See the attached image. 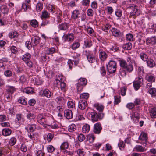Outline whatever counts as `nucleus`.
Listing matches in <instances>:
<instances>
[{"label": "nucleus", "instance_id": "nucleus-46", "mask_svg": "<svg viewBox=\"0 0 156 156\" xmlns=\"http://www.w3.org/2000/svg\"><path fill=\"white\" fill-rule=\"evenodd\" d=\"M5 100L8 102H10L12 101L11 94H5Z\"/></svg>", "mask_w": 156, "mask_h": 156}, {"label": "nucleus", "instance_id": "nucleus-42", "mask_svg": "<svg viewBox=\"0 0 156 156\" xmlns=\"http://www.w3.org/2000/svg\"><path fill=\"white\" fill-rule=\"evenodd\" d=\"M148 92L152 97H154L156 96V89L154 88H150L148 90Z\"/></svg>", "mask_w": 156, "mask_h": 156}, {"label": "nucleus", "instance_id": "nucleus-39", "mask_svg": "<svg viewBox=\"0 0 156 156\" xmlns=\"http://www.w3.org/2000/svg\"><path fill=\"white\" fill-rule=\"evenodd\" d=\"M134 149L136 151L139 152H144L145 150V148L141 146L138 145L135 147Z\"/></svg>", "mask_w": 156, "mask_h": 156}, {"label": "nucleus", "instance_id": "nucleus-2", "mask_svg": "<svg viewBox=\"0 0 156 156\" xmlns=\"http://www.w3.org/2000/svg\"><path fill=\"white\" fill-rule=\"evenodd\" d=\"M127 8L131 10L130 15L134 17L138 16L140 13V11L138 9V7L135 5L131 4L129 5Z\"/></svg>", "mask_w": 156, "mask_h": 156}, {"label": "nucleus", "instance_id": "nucleus-28", "mask_svg": "<svg viewBox=\"0 0 156 156\" xmlns=\"http://www.w3.org/2000/svg\"><path fill=\"white\" fill-rule=\"evenodd\" d=\"M2 133L3 135L6 136L11 134L12 130L9 128H5L2 130Z\"/></svg>", "mask_w": 156, "mask_h": 156}, {"label": "nucleus", "instance_id": "nucleus-8", "mask_svg": "<svg viewBox=\"0 0 156 156\" xmlns=\"http://www.w3.org/2000/svg\"><path fill=\"white\" fill-rule=\"evenodd\" d=\"M147 133H146L142 132L139 137V140L141 141L140 143L144 146H146L147 144Z\"/></svg>", "mask_w": 156, "mask_h": 156}, {"label": "nucleus", "instance_id": "nucleus-63", "mask_svg": "<svg viewBox=\"0 0 156 156\" xmlns=\"http://www.w3.org/2000/svg\"><path fill=\"white\" fill-rule=\"evenodd\" d=\"M47 149L49 153H52L54 151L55 148L53 146L49 145L48 146Z\"/></svg>", "mask_w": 156, "mask_h": 156}, {"label": "nucleus", "instance_id": "nucleus-57", "mask_svg": "<svg viewBox=\"0 0 156 156\" xmlns=\"http://www.w3.org/2000/svg\"><path fill=\"white\" fill-rule=\"evenodd\" d=\"M120 96H114V104L117 105L120 102Z\"/></svg>", "mask_w": 156, "mask_h": 156}, {"label": "nucleus", "instance_id": "nucleus-53", "mask_svg": "<svg viewBox=\"0 0 156 156\" xmlns=\"http://www.w3.org/2000/svg\"><path fill=\"white\" fill-rule=\"evenodd\" d=\"M56 87H60L62 90H64L65 88L66 87V83L62 82L59 83V84H56Z\"/></svg>", "mask_w": 156, "mask_h": 156}, {"label": "nucleus", "instance_id": "nucleus-29", "mask_svg": "<svg viewBox=\"0 0 156 156\" xmlns=\"http://www.w3.org/2000/svg\"><path fill=\"white\" fill-rule=\"evenodd\" d=\"M50 17V14L46 10L43 11L42 12L41 17L42 19H48Z\"/></svg>", "mask_w": 156, "mask_h": 156}, {"label": "nucleus", "instance_id": "nucleus-19", "mask_svg": "<svg viewBox=\"0 0 156 156\" xmlns=\"http://www.w3.org/2000/svg\"><path fill=\"white\" fill-rule=\"evenodd\" d=\"M60 149L64 153H67L66 150L68 148V143L67 141L63 142L62 143L60 147Z\"/></svg>", "mask_w": 156, "mask_h": 156}, {"label": "nucleus", "instance_id": "nucleus-62", "mask_svg": "<svg viewBox=\"0 0 156 156\" xmlns=\"http://www.w3.org/2000/svg\"><path fill=\"white\" fill-rule=\"evenodd\" d=\"M122 12L119 9H117L115 12V15L118 17H120L122 15Z\"/></svg>", "mask_w": 156, "mask_h": 156}, {"label": "nucleus", "instance_id": "nucleus-35", "mask_svg": "<svg viewBox=\"0 0 156 156\" xmlns=\"http://www.w3.org/2000/svg\"><path fill=\"white\" fill-rule=\"evenodd\" d=\"M31 57V55L29 53H26L24 54L22 58V60L25 62L30 60V58Z\"/></svg>", "mask_w": 156, "mask_h": 156}, {"label": "nucleus", "instance_id": "nucleus-58", "mask_svg": "<svg viewBox=\"0 0 156 156\" xmlns=\"http://www.w3.org/2000/svg\"><path fill=\"white\" fill-rule=\"evenodd\" d=\"M55 49L54 48H51L47 49L46 53L48 55L52 54L55 52Z\"/></svg>", "mask_w": 156, "mask_h": 156}, {"label": "nucleus", "instance_id": "nucleus-41", "mask_svg": "<svg viewBox=\"0 0 156 156\" xmlns=\"http://www.w3.org/2000/svg\"><path fill=\"white\" fill-rule=\"evenodd\" d=\"M57 102L59 105H62L65 103V101L62 97H58L56 98Z\"/></svg>", "mask_w": 156, "mask_h": 156}, {"label": "nucleus", "instance_id": "nucleus-3", "mask_svg": "<svg viewBox=\"0 0 156 156\" xmlns=\"http://www.w3.org/2000/svg\"><path fill=\"white\" fill-rule=\"evenodd\" d=\"M83 54L87 57L88 61L90 63L94 62L95 61V56L89 50H84L83 51Z\"/></svg>", "mask_w": 156, "mask_h": 156}, {"label": "nucleus", "instance_id": "nucleus-36", "mask_svg": "<svg viewBox=\"0 0 156 156\" xmlns=\"http://www.w3.org/2000/svg\"><path fill=\"white\" fill-rule=\"evenodd\" d=\"M9 35V37L11 38H16L18 37V34L16 31H14L10 32Z\"/></svg>", "mask_w": 156, "mask_h": 156}, {"label": "nucleus", "instance_id": "nucleus-51", "mask_svg": "<svg viewBox=\"0 0 156 156\" xmlns=\"http://www.w3.org/2000/svg\"><path fill=\"white\" fill-rule=\"evenodd\" d=\"M111 25L109 23H107L104 26V27L102 28V30L106 32H108L109 29L111 28Z\"/></svg>", "mask_w": 156, "mask_h": 156}, {"label": "nucleus", "instance_id": "nucleus-60", "mask_svg": "<svg viewBox=\"0 0 156 156\" xmlns=\"http://www.w3.org/2000/svg\"><path fill=\"white\" fill-rule=\"evenodd\" d=\"M76 126L74 124H72L69 126V131L72 132L76 130Z\"/></svg>", "mask_w": 156, "mask_h": 156}, {"label": "nucleus", "instance_id": "nucleus-26", "mask_svg": "<svg viewBox=\"0 0 156 156\" xmlns=\"http://www.w3.org/2000/svg\"><path fill=\"white\" fill-rule=\"evenodd\" d=\"M15 121L16 122H18L19 124L23 122L24 119L23 115L21 114H16Z\"/></svg>", "mask_w": 156, "mask_h": 156}, {"label": "nucleus", "instance_id": "nucleus-9", "mask_svg": "<svg viewBox=\"0 0 156 156\" xmlns=\"http://www.w3.org/2000/svg\"><path fill=\"white\" fill-rule=\"evenodd\" d=\"M91 120L94 122H95L98 120V119H101L104 116L103 113H100L98 115L95 112H92L90 113Z\"/></svg>", "mask_w": 156, "mask_h": 156}, {"label": "nucleus", "instance_id": "nucleus-21", "mask_svg": "<svg viewBox=\"0 0 156 156\" xmlns=\"http://www.w3.org/2000/svg\"><path fill=\"white\" fill-rule=\"evenodd\" d=\"M139 111L137 109V111H136L134 109H133L132 111V113L131 114V119H133L134 120V118H136V120H138L139 118L140 114L139 113Z\"/></svg>", "mask_w": 156, "mask_h": 156}, {"label": "nucleus", "instance_id": "nucleus-15", "mask_svg": "<svg viewBox=\"0 0 156 156\" xmlns=\"http://www.w3.org/2000/svg\"><path fill=\"white\" fill-rule=\"evenodd\" d=\"M147 65L149 68H152L156 66V63L155 61L152 59L149 58L147 61Z\"/></svg>", "mask_w": 156, "mask_h": 156}, {"label": "nucleus", "instance_id": "nucleus-52", "mask_svg": "<svg viewBox=\"0 0 156 156\" xmlns=\"http://www.w3.org/2000/svg\"><path fill=\"white\" fill-rule=\"evenodd\" d=\"M36 156H45V153L43 151L38 150L35 153Z\"/></svg>", "mask_w": 156, "mask_h": 156}, {"label": "nucleus", "instance_id": "nucleus-25", "mask_svg": "<svg viewBox=\"0 0 156 156\" xmlns=\"http://www.w3.org/2000/svg\"><path fill=\"white\" fill-rule=\"evenodd\" d=\"M149 112L150 116L152 118H156V108L154 107L150 109Z\"/></svg>", "mask_w": 156, "mask_h": 156}, {"label": "nucleus", "instance_id": "nucleus-22", "mask_svg": "<svg viewBox=\"0 0 156 156\" xmlns=\"http://www.w3.org/2000/svg\"><path fill=\"white\" fill-rule=\"evenodd\" d=\"M0 10L2 14H7L9 12V9L5 5H2L0 6Z\"/></svg>", "mask_w": 156, "mask_h": 156}, {"label": "nucleus", "instance_id": "nucleus-5", "mask_svg": "<svg viewBox=\"0 0 156 156\" xmlns=\"http://www.w3.org/2000/svg\"><path fill=\"white\" fill-rule=\"evenodd\" d=\"M116 63L113 61H110L108 62L107 66L108 72L110 73H114L116 71Z\"/></svg>", "mask_w": 156, "mask_h": 156}, {"label": "nucleus", "instance_id": "nucleus-23", "mask_svg": "<svg viewBox=\"0 0 156 156\" xmlns=\"http://www.w3.org/2000/svg\"><path fill=\"white\" fill-rule=\"evenodd\" d=\"M52 94L51 91L47 88L44 90L41 95L47 98H50L51 97Z\"/></svg>", "mask_w": 156, "mask_h": 156}, {"label": "nucleus", "instance_id": "nucleus-27", "mask_svg": "<svg viewBox=\"0 0 156 156\" xmlns=\"http://www.w3.org/2000/svg\"><path fill=\"white\" fill-rule=\"evenodd\" d=\"M6 87V92L8 94H12L16 91L15 88L13 86H8Z\"/></svg>", "mask_w": 156, "mask_h": 156}, {"label": "nucleus", "instance_id": "nucleus-33", "mask_svg": "<svg viewBox=\"0 0 156 156\" xmlns=\"http://www.w3.org/2000/svg\"><path fill=\"white\" fill-rule=\"evenodd\" d=\"M63 76L62 75H59L57 76L55 79V84H59V83L62 82L63 80Z\"/></svg>", "mask_w": 156, "mask_h": 156}, {"label": "nucleus", "instance_id": "nucleus-47", "mask_svg": "<svg viewBox=\"0 0 156 156\" xmlns=\"http://www.w3.org/2000/svg\"><path fill=\"white\" fill-rule=\"evenodd\" d=\"M18 102L24 105H26L27 103V100L22 97H21L18 100Z\"/></svg>", "mask_w": 156, "mask_h": 156}, {"label": "nucleus", "instance_id": "nucleus-1", "mask_svg": "<svg viewBox=\"0 0 156 156\" xmlns=\"http://www.w3.org/2000/svg\"><path fill=\"white\" fill-rule=\"evenodd\" d=\"M36 119L37 122L43 125L44 127L46 128L47 126H52V124L48 121L42 114H38L37 116Z\"/></svg>", "mask_w": 156, "mask_h": 156}, {"label": "nucleus", "instance_id": "nucleus-32", "mask_svg": "<svg viewBox=\"0 0 156 156\" xmlns=\"http://www.w3.org/2000/svg\"><path fill=\"white\" fill-rule=\"evenodd\" d=\"M90 129V125L87 124H86L83 126L82 130L83 133H88Z\"/></svg>", "mask_w": 156, "mask_h": 156}, {"label": "nucleus", "instance_id": "nucleus-7", "mask_svg": "<svg viewBox=\"0 0 156 156\" xmlns=\"http://www.w3.org/2000/svg\"><path fill=\"white\" fill-rule=\"evenodd\" d=\"M69 108L71 109H69V119L72 118L73 114L76 111L75 103L69 99Z\"/></svg>", "mask_w": 156, "mask_h": 156}, {"label": "nucleus", "instance_id": "nucleus-61", "mask_svg": "<svg viewBox=\"0 0 156 156\" xmlns=\"http://www.w3.org/2000/svg\"><path fill=\"white\" fill-rule=\"evenodd\" d=\"M4 74L6 77H9L12 76V73L10 70H8L4 72Z\"/></svg>", "mask_w": 156, "mask_h": 156}, {"label": "nucleus", "instance_id": "nucleus-18", "mask_svg": "<svg viewBox=\"0 0 156 156\" xmlns=\"http://www.w3.org/2000/svg\"><path fill=\"white\" fill-rule=\"evenodd\" d=\"M87 104L85 100H80L78 103V107L81 110H83L86 108Z\"/></svg>", "mask_w": 156, "mask_h": 156}, {"label": "nucleus", "instance_id": "nucleus-43", "mask_svg": "<svg viewBox=\"0 0 156 156\" xmlns=\"http://www.w3.org/2000/svg\"><path fill=\"white\" fill-rule=\"evenodd\" d=\"M95 138L94 135L92 134H90L87 136V140H89L90 143H93L94 140Z\"/></svg>", "mask_w": 156, "mask_h": 156}, {"label": "nucleus", "instance_id": "nucleus-45", "mask_svg": "<svg viewBox=\"0 0 156 156\" xmlns=\"http://www.w3.org/2000/svg\"><path fill=\"white\" fill-rule=\"evenodd\" d=\"M16 139L14 137H12L9 140V144L11 146L14 145L16 142Z\"/></svg>", "mask_w": 156, "mask_h": 156}, {"label": "nucleus", "instance_id": "nucleus-59", "mask_svg": "<svg viewBox=\"0 0 156 156\" xmlns=\"http://www.w3.org/2000/svg\"><path fill=\"white\" fill-rule=\"evenodd\" d=\"M118 146L121 150H123L125 147V144L121 140L119 141L118 144Z\"/></svg>", "mask_w": 156, "mask_h": 156}, {"label": "nucleus", "instance_id": "nucleus-55", "mask_svg": "<svg viewBox=\"0 0 156 156\" xmlns=\"http://www.w3.org/2000/svg\"><path fill=\"white\" fill-rule=\"evenodd\" d=\"M126 38L127 40L132 41L133 40V36L131 34H128L126 35Z\"/></svg>", "mask_w": 156, "mask_h": 156}, {"label": "nucleus", "instance_id": "nucleus-12", "mask_svg": "<svg viewBox=\"0 0 156 156\" xmlns=\"http://www.w3.org/2000/svg\"><path fill=\"white\" fill-rule=\"evenodd\" d=\"M102 129L101 125L99 123H97L94 125L93 132L95 134H99Z\"/></svg>", "mask_w": 156, "mask_h": 156}, {"label": "nucleus", "instance_id": "nucleus-34", "mask_svg": "<svg viewBox=\"0 0 156 156\" xmlns=\"http://www.w3.org/2000/svg\"><path fill=\"white\" fill-rule=\"evenodd\" d=\"M46 9L52 14L54 13L55 11L54 6L50 4L47 5Z\"/></svg>", "mask_w": 156, "mask_h": 156}, {"label": "nucleus", "instance_id": "nucleus-49", "mask_svg": "<svg viewBox=\"0 0 156 156\" xmlns=\"http://www.w3.org/2000/svg\"><path fill=\"white\" fill-rule=\"evenodd\" d=\"M26 117L29 120L34 119L35 118V116L33 113L28 112L27 114Z\"/></svg>", "mask_w": 156, "mask_h": 156}, {"label": "nucleus", "instance_id": "nucleus-10", "mask_svg": "<svg viewBox=\"0 0 156 156\" xmlns=\"http://www.w3.org/2000/svg\"><path fill=\"white\" fill-rule=\"evenodd\" d=\"M133 67L132 65L131 64L127 65L123 71L122 72V70L120 69V73L122 75H126V72L130 73L133 70Z\"/></svg>", "mask_w": 156, "mask_h": 156}, {"label": "nucleus", "instance_id": "nucleus-31", "mask_svg": "<svg viewBox=\"0 0 156 156\" xmlns=\"http://www.w3.org/2000/svg\"><path fill=\"white\" fill-rule=\"evenodd\" d=\"M80 14V12L78 10H75L72 13L71 17L74 20H76L78 18L79 15Z\"/></svg>", "mask_w": 156, "mask_h": 156}, {"label": "nucleus", "instance_id": "nucleus-16", "mask_svg": "<svg viewBox=\"0 0 156 156\" xmlns=\"http://www.w3.org/2000/svg\"><path fill=\"white\" fill-rule=\"evenodd\" d=\"M145 79L150 82H154L155 80V77L154 75L147 73L146 74Z\"/></svg>", "mask_w": 156, "mask_h": 156}, {"label": "nucleus", "instance_id": "nucleus-6", "mask_svg": "<svg viewBox=\"0 0 156 156\" xmlns=\"http://www.w3.org/2000/svg\"><path fill=\"white\" fill-rule=\"evenodd\" d=\"M143 83L142 77L140 76L136 77L133 82V86L136 90H137L141 87V84Z\"/></svg>", "mask_w": 156, "mask_h": 156}, {"label": "nucleus", "instance_id": "nucleus-37", "mask_svg": "<svg viewBox=\"0 0 156 156\" xmlns=\"http://www.w3.org/2000/svg\"><path fill=\"white\" fill-rule=\"evenodd\" d=\"M132 47V44L130 42L125 44L122 46V48L125 50H130Z\"/></svg>", "mask_w": 156, "mask_h": 156}, {"label": "nucleus", "instance_id": "nucleus-38", "mask_svg": "<svg viewBox=\"0 0 156 156\" xmlns=\"http://www.w3.org/2000/svg\"><path fill=\"white\" fill-rule=\"evenodd\" d=\"M80 46V43L78 42H74L70 46L73 50H75L78 48Z\"/></svg>", "mask_w": 156, "mask_h": 156}, {"label": "nucleus", "instance_id": "nucleus-30", "mask_svg": "<svg viewBox=\"0 0 156 156\" xmlns=\"http://www.w3.org/2000/svg\"><path fill=\"white\" fill-rule=\"evenodd\" d=\"M144 73V69L143 66H140L138 67V73L137 77H139L140 76L142 77V76Z\"/></svg>", "mask_w": 156, "mask_h": 156}, {"label": "nucleus", "instance_id": "nucleus-44", "mask_svg": "<svg viewBox=\"0 0 156 156\" xmlns=\"http://www.w3.org/2000/svg\"><path fill=\"white\" fill-rule=\"evenodd\" d=\"M43 4L42 2H39L38 3L36 6V9L38 12L41 11L43 9Z\"/></svg>", "mask_w": 156, "mask_h": 156}, {"label": "nucleus", "instance_id": "nucleus-20", "mask_svg": "<svg viewBox=\"0 0 156 156\" xmlns=\"http://www.w3.org/2000/svg\"><path fill=\"white\" fill-rule=\"evenodd\" d=\"M40 38L38 36H34L31 39V43L33 46L37 45L40 42Z\"/></svg>", "mask_w": 156, "mask_h": 156}, {"label": "nucleus", "instance_id": "nucleus-4", "mask_svg": "<svg viewBox=\"0 0 156 156\" xmlns=\"http://www.w3.org/2000/svg\"><path fill=\"white\" fill-rule=\"evenodd\" d=\"M87 81L85 78H81L78 80L77 84V89L78 92H80L83 89L84 86L87 84Z\"/></svg>", "mask_w": 156, "mask_h": 156}, {"label": "nucleus", "instance_id": "nucleus-17", "mask_svg": "<svg viewBox=\"0 0 156 156\" xmlns=\"http://www.w3.org/2000/svg\"><path fill=\"white\" fill-rule=\"evenodd\" d=\"M137 52L138 53L141 59L144 61H146L148 59V57L147 55L144 52H143L142 51H137Z\"/></svg>", "mask_w": 156, "mask_h": 156}, {"label": "nucleus", "instance_id": "nucleus-50", "mask_svg": "<svg viewBox=\"0 0 156 156\" xmlns=\"http://www.w3.org/2000/svg\"><path fill=\"white\" fill-rule=\"evenodd\" d=\"M120 65L121 67L123 68V71L126 68L127 65L126 61L123 60H120L119 61Z\"/></svg>", "mask_w": 156, "mask_h": 156}, {"label": "nucleus", "instance_id": "nucleus-24", "mask_svg": "<svg viewBox=\"0 0 156 156\" xmlns=\"http://www.w3.org/2000/svg\"><path fill=\"white\" fill-rule=\"evenodd\" d=\"M94 106L96 109L100 112H102L104 109V106L101 104L98 103H95Z\"/></svg>", "mask_w": 156, "mask_h": 156}, {"label": "nucleus", "instance_id": "nucleus-13", "mask_svg": "<svg viewBox=\"0 0 156 156\" xmlns=\"http://www.w3.org/2000/svg\"><path fill=\"white\" fill-rule=\"evenodd\" d=\"M99 57L102 61L105 60L107 57V54L103 50L100 49L99 51Z\"/></svg>", "mask_w": 156, "mask_h": 156}, {"label": "nucleus", "instance_id": "nucleus-64", "mask_svg": "<svg viewBox=\"0 0 156 156\" xmlns=\"http://www.w3.org/2000/svg\"><path fill=\"white\" fill-rule=\"evenodd\" d=\"M126 106L129 109L131 110L134 107L135 105L134 103H128Z\"/></svg>", "mask_w": 156, "mask_h": 156}, {"label": "nucleus", "instance_id": "nucleus-54", "mask_svg": "<svg viewBox=\"0 0 156 156\" xmlns=\"http://www.w3.org/2000/svg\"><path fill=\"white\" fill-rule=\"evenodd\" d=\"M31 25L34 27H37L38 26V22L36 20H32L30 22Z\"/></svg>", "mask_w": 156, "mask_h": 156}, {"label": "nucleus", "instance_id": "nucleus-48", "mask_svg": "<svg viewBox=\"0 0 156 156\" xmlns=\"http://www.w3.org/2000/svg\"><path fill=\"white\" fill-rule=\"evenodd\" d=\"M59 28L61 30H65L67 29V24L66 23H63L59 25Z\"/></svg>", "mask_w": 156, "mask_h": 156}, {"label": "nucleus", "instance_id": "nucleus-14", "mask_svg": "<svg viewBox=\"0 0 156 156\" xmlns=\"http://www.w3.org/2000/svg\"><path fill=\"white\" fill-rule=\"evenodd\" d=\"M112 32L113 35L115 37H119L122 36V33L116 28H112Z\"/></svg>", "mask_w": 156, "mask_h": 156}, {"label": "nucleus", "instance_id": "nucleus-56", "mask_svg": "<svg viewBox=\"0 0 156 156\" xmlns=\"http://www.w3.org/2000/svg\"><path fill=\"white\" fill-rule=\"evenodd\" d=\"M90 2V0H82L81 3L83 6H88L89 5Z\"/></svg>", "mask_w": 156, "mask_h": 156}, {"label": "nucleus", "instance_id": "nucleus-40", "mask_svg": "<svg viewBox=\"0 0 156 156\" xmlns=\"http://www.w3.org/2000/svg\"><path fill=\"white\" fill-rule=\"evenodd\" d=\"M24 91L27 94H31L34 92V90L31 87H28L24 89Z\"/></svg>", "mask_w": 156, "mask_h": 156}, {"label": "nucleus", "instance_id": "nucleus-11", "mask_svg": "<svg viewBox=\"0 0 156 156\" xmlns=\"http://www.w3.org/2000/svg\"><path fill=\"white\" fill-rule=\"evenodd\" d=\"M146 44L148 45L151 44L152 45L156 44V36H155L148 37L146 40Z\"/></svg>", "mask_w": 156, "mask_h": 156}]
</instances>
